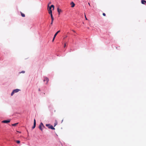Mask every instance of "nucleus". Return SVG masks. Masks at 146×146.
<instances>
[{
    "instance_id": "6",
    "label": "nucleus",
    "mask_w": 146,
    "mask_h": 146,
    "mask_svg": "<svg viewBox=\"0 0 146 146\" xmlns=\"http://www.w3.org/2000/svg\"><path fill=\"white\" fill-rule=\"evenodd\" d=\"M71 5V7L72 8L74 7L75 5V4L73 2H72L70 3Z\"/></svg>"
},
{
    "instance_id": "26",
    "label": "nucleus",
    "mask_w": 146,
    "mask_h": 146,
    "mask_svg": "<svg viewBox=\"0 0 146 146\" xmlns=\"http://www.w3.org/2000/svg\"><path fill=\"white\" fill-rule=\"evenodd\" d=\"M72 31L74 32V33H75V31L74 30H72Z\"/></svg>"
},
{
    "instance_id": "17",
    "label": "nucleus",
    "mask_w": 146,
    "mask_h": 146,
    "mask_svg": "<svg viewBox=\"0 0 146 146\" xmlns=\"http://www.w3.org/2000/svg\"><path fill=\"white\" fill-rule=\"evenodd\" d=\"M53 21L54 19H51V25H52V24Z\"/></svg>"
},
{
    "instance_id": "14",
    "label": "nucleus",
    "mask_w": 146,
    "mask_h": 146,
    "mask_svg": "<svg viewBox=\"0 0 146 146\" xmlns=\"http://www.w3.org/2000/svg\"><path fill=\"white\" fill-rule=\"evenodd\" d=\"M57 123H58L57 121L56 120L55 121V123H54V127H55V126H56L57 124Z\"/></svg>"
},
{
    "instance_id": "16",
    "label": "nucleus",
    "mask_w": 146,
    "mask_h": 146,
    "mask_svg": "<svg viewBox=\"0 0 146 146\" xmlns=\"http://www.w3.org/2000/svg\"><path fill=\"white\" fill-rule=\"evenodd\" d=\"M16 141V143L18 144H19L20 142V141L19 140H17V141Z\"/></svg>"
},
{
    "instance_id": "25",
    "label": "nucleus",
    "mask_w": 146,
    "mask_h": 146,
    "mask_svg": "<svg viewBox=\"0 0 146 146\" xmlns=\"http://www.w3.org/2000/svg\"><path fill=\"white\" fill-rule=\"evenodd\" d=\"M88 4L89 5V6H90V3H88Z\"/></svg>"
},
{
    "instance_id": "1",
    "label": "nucleus",
    "mask_w": 146,
    "mask_h": 146,
    "mask_svg": "<svg viewBox=\"0 0 146 146\" xmlns=\"http://www.w3.org/2000/svg\"><path fill=\"white\" fill-rule=\"evenodd\" d=\"M52 7L53 8L52 10H53L54 9V6L53 5H51L50 7H48L47 9L49 13H52L51 10V8Z\"/></svg>"
},
{
    "instance_id": "2",
    "label": "nucleus",
    "mask_w": 146,
    "mask_h": 146,
    "mask_svg": "<svg viewBox=\"0 0 146 146\" xmlns=\"http://www.w3.org/2000/svg\"><path fill=\"white\" fill-rule=\"evenodd\" d=\"M39 128L41 131H42L43 129L44 128H45V126L43 125V123L41 122L39 126Z\"/></svg>"
},
{
    "instance_id": "11",
    "label": "nucleus",
    "mask_w": 146,
    "mask_h": 146,
    "mask_svg": "<svg viewBox=\"0 0 146 146\" xmlns=\"http://www.w3.org/2000/svg\"><path fill=\"white\" fill-rule=\"evenodd\" d=\"M60 31H58L54 35V36L55 37H56V35H57V34L60 32Z\"/></svg>"
},
{
    "instance_id": "7",
    "label": "nucleus",
    "mask_w": 146,
    "mask_h": 146,
    "mask_svg": "<svg viewBox=\"0 0 146 146\" xmlns=\"http://www.w3.org/2000/svg\"><path fill=\"white\" fill-rule=\"evenodd\" d=\"M57 11L58 12L59 15H60V12H62V10L61 9H59L58 8H57Z\"/></svg>"
},
{
    "instance_id": "27",
    "label": "nucleus",
    "mask_w": 146,
    "mask_h": 146,
    "mask_svg": "<svg viewBox=\"0 0 146 146\" xmlns=\"http://www.w3.org/2000/svg\"><path fill=\"white\" fill-rule=\"evenodd\" d=\"M38 90H39V91H40V89H38Z\"/></svg>"
},
{
    "instance_id": "20",
    "label": "nucleus",
    "mask_w": 146,
    "mask_h": 146,
    "mask_svg": "<svg viewBox=\"0 0 146 146\" xmlns=\"http://www.w3.org/2000/svg\"><path fill=\"white\" fill-rule=\"evenodd\" d=\"M102 14H103V15L104 16H105L106 15V14L104 13H103Z\"/></svg>"
},
{
    "instance_id": "22",
    "label": "nucleus",
    "mask_w": 146,
    "mask_h": 146,
    "mask_svg": "<svg viewBox=\"0 0 146 146\" xmlns=\"http://www.w3.org/2000/svg\"><path fill=\"white\" fill-rule=\"evenodd\" d=\"M51 3L50 2L48 5V7H49V5Z\"/></svg>"
},
{
    "instance_id": "18",
    "label": "nucleus",
    "mask_w": 146,
    "mask_h": 146,
    "mask_svg": "<svg viewBox=\"0 0 146 146\" xmlns=\"http://www.w3.org/2000/svg\"><path fill=\"white\" fill-rule=\"evenodd\" d=\"M14 93H15L13 91L11 93V96H13Z\"/></svg>"
},
{
    "instance_id": "23",
    "label": "nucleus",
    "mask_w": 146,
    "mask_h": 146,
    "mask_svg": "<svg viewBox=\"0 0 146 146\" xmlns=\"http://www.w3.org/2000/svg\"><path fill=\"white\" fill-rule=\"evenodd\" d=\"M66 46V44L65 43L64 45V47H65Z\"/></svg>"
},
{
    "instance_id": "3",
    "label": "nucleus",
    "mask_w": 146,
    "mask_h": 146,
    "mask_svg": "<svg viewBox=\"0 0 146 146\" xmlns=\"http://www.w3.org/2000/svg\"><path fill=\"white\" fill-rule=\"evenodd\" d=\"M46 126L47 127H48L49 129H53V130H54L55 129V128H54L53 126L51 125L50 124H46Z\"/></svg>"
},
{
    "instance_id": "10",
    "label": "nucleus",
    "mask_w": 146,
    "mask_h": 146,
    "mask_svg": "<svg viewBox=\"0 0 146 146\" xmlns=\"http://www.w3.org/2000/svg\"><path fill=\"white\" fill-rule=\"evenodd\" d=\"M19 90H20L19 89H16L14 90L13 91H14V92L15 93H17V92H18L19 91Z\"/></svg>"
},
{
    "instance_id": "5",
    "label": "nucleus",
    "mask_w": 146,
    "mask_h": 146,
    "mask_svg": "<svg viewBox=\"0 0 146 146\" xmlns=\"http://www.w3.org/2000/svg\"><path fill=\"white\" fill-rule=\"evenodd\" d=\"M36 120H35V119H34V125L32 127V128L33 129H34V128H35V126H36Z\"/></svg>"
},
{
    "instance_id": "21",
    "label": "nucleus",
    "mask_w": 146,
    "mask_h": 146,
    "mask_svg": "<svg viewBox=\"0 0 146 146\" xmlns=\"http://www.w3.org/2000/svg\"><path fill=\"white\" fill-rule=\"evenodd\" d=\"M25 72V71H22L20 73H24Z\"/></svg>"
},
{
    "instance_id": "19",
    "label": "nucleus",
    "mask_w": 146,
    "mask_h": 146,
    "mask_svg": "<svg viewBox=\"0 0 146 146\" xmlns=\"http://www.w3.org/2000/svg\"><path fill=\"white\" fill-rule=\"evenodd\" d=\"M56 37H55L54 36V37L53 38V40H52V42H53L54 39H55V38Z\"/></svg>"
},
{
    "instance_id": "8",
    "label": "nucleus",
    "mask_w": 146,
    "mask_h": 146,
    "mask_svg": "<svg viewBox=\"0 0 146 146\" xmlns=\"http://www.w3.org/2000/svg\"><path fill=\"white\" fill-rule=\"evenodd\" d=\"M10 122V120H5L3 121H2V122L4 123H9Z\"/></svg>"
},
{
    "instance_id": "24",
    "label": "nucleus",
    "mask_w": 146,
    "mask_h": 146,
    "mask_svg": "<svg viewBox=\"0 0 146 146\" xmlns=\"http://www.w3.org/2000/svg\"><path fill=\"white\" fill-rule=\"evenodd\" d=\"M85 17L86 19V20H87V18H86V15H85Z\"/></svg>"
},
{
    "instance_id": "15",
    "label": "nucleus",
    "mask_w": 146,
    "mask_h": 146,
    "mask_svg": "<svg viewBox=\"0 0 146 146\" xmlns=\"http://www.w3.org/2000/svg\"><path fill=\"white\" fill-rule=\"evenodd\" d=\"M18 123H16L13 124H12V125L14 126H16Z\"/></svg>"
},
{
    "instance_id": "9",
    "label": "nucleus",
    "mask_w": 146,
    "mask_h": 146,
    "mask_svg": "<svg viewBox=\"0 0 146 146\" xmlns=\"http://www.w3.org/2000/svg\"><path fill=\"white\" fill-rule=\"evenodd\" d=\"M141 3L142 4H145L146 3V1L144 0H142L141 1Z\"/></svg>"
},
{
    "instance_id": "13",
    "label": "nucleus",
    "mask_w": 146,
    "mask_h": 146,
    "mask_svg": "<svg viewBox=\"0 0 146 146\" xmlns=\"http://www.w3.org/2000/svg\"><path fill=\"white\" fill-rule=\"evenodd\" d=\"M50 14V16L51 17V19H54V18L53 17L52 14V13H49Z\"/></svg>"
},
{
    "instance_id": "4",
    "label": "nucleus",
    "mask_w": 146,
    "mask_h": 146,
    "mask_svg": "<svg viewBox=\"0 0 146 146\" xmlns=\"http://www.w3.org/2000/svg\"><path fill=\"white\" fill-rule=\"evenodd\" d=\"M49 81V79L47 77H46L44 78V81H46V84H47L48 83V82Z\"/></svg>"
},
{
    "instance_id": "12",
    "label": "nucleus",
    "mask_w": 146,
    "mask_h": 146,
    "mask_svg": "<svg viewBox=\"0 0 146 146\" xmlns=\"http://www.w3.org/2000/svg\"><path fill=\"white\" fill-rule=\"evenodd\" d=\"M21 16L22 17H25V14H24V13H23L21 12Z\"/></svg>"
}]
</instances>
